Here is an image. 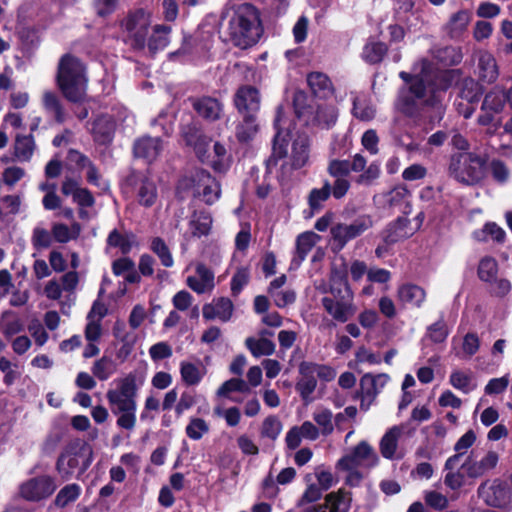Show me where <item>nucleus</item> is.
Returning <instances> with one entry per match:
<instances>
[{
  "instance_id": "nucleus-1",
  "label": "nucleus",
  "mask_w": 512,
  "mask_h": 512,
  "mask_svg": "<svg viewBox=\"0 0 512 512\" xmlns=\"http://www.w3.org/2000/svg\"><path fill=\"white\" fill-rule=\"evenodd\" d=\"M400 77L409 83L408 91L401 92L397 107L406 114H412L414 108L421 104H433L434 99L438 98V92L434 91L430 84L425 85L431 80L430 63L422 60L417 63L412 73L401 72Z\"/></svg>"
},
{
  "instance_id": "nucleus-2",
  "label": "nucleus",
  "mask_w": 512,
  "mask_h": 512,
  "mask_svg": "<svg viewBox=\"0 0 512 512\" xmlns=\"http://www.w3.org/2000/svg\"><path fill=\"white\" fill-rule=\"evenodd\" d=\"M235 46L246 49L255 45L263 34L259 11L249 3L236 6L228 25Z\"/></svg>"
},
{
  "instance_id": "nucleus-3",
  "label": "nucleus",
  "mask_w": 512,
  "mask_h": 512,
  "mask_svg": "<svg viewBox=\"0 0 512 512\" xmlns=\"http://www.w3.org/2000/svg\"><path fill=\"white\" fill-rule=\"evenodd\" d=\"M287 120L281 108L277 110L274 126L277 130L273 143L272 158H288L289 163L300 168L304 166L309 158V143L305 135L296 136L292 144H289L290 133L285 132Z\"/></svg>"
},
{
  "instance_id": "nucleus-4",
  "label": "nucleus",
  "mask_w": 512,
  "mask_h": 512,
  "mask_svg": "<svg viewBox=\"0 0 512 512\" xmlns=\"http://www.w3.org/2000/svg\"><path fill=\"white\" fill-rule=\"evenodd\" d=\"M57 85L64 97L72 102H80L86 96L87 76L82 62L71 55L60 59L57 72Z\"/></svg>"
},
{
  "instance_id": "nucleus-5",
  "label": "nucleus",
  "mask_w": 512,
  "mask_h": 512,
  "mask_svg": "<svg viewBox=\"0 0 512 512\" xmlns=\"http://www.w3.org/2000/svg\"><path fill=\"white\" fill-rule=\"evenodd\" d=\"M378 462L379 457L374 448L367 441H361L337 461L336 467L347 473L346 481L349 485L356 486L365 472L375 467Z\"/></svg>"
},
{
  "instance_id": "nucleus-6",
  "label": "nucleus",
  "mask_w": 512,
  "mask_h": 512,
  "mask_svg": "<svg viewBox=\"0 0 512 512\" xmlns=\"http://www.w3.org/2000/svg\"><path fill=\"white\" fill-rule=\"evenodd\" d=\"M337 275L332 274L329 296L321 299L325 312L335 321L346 323L357 311L354 303V293L348 283L346 276L339 277L342 281L343 290L336 286Z\"/></svg>"
},
{
  "instance_id": "nucleus-7",
  "label": "nucleus",
  "mask_w": 512,
  "mask_h": 512,
  "mask_svg": "<svg viewBox=\"0 0 512 512\" xmlns=\"http://www.w3.org/2000/svg\"><path fill=\"white\" fill-rule=\"evenodd\" d=\"M177 191L179 194H191L209 205L221 195L220 184L204 169H194L184 175L178 182Z\"/></svg>"
},
{
  "instance_id": "nucleus-8",
  "label": "nucleus",
  "mask_w": 512,
  "mask_h": 512,
  "mask_svg": "<svg viewBox=\"0 0 512 512\" xmlns=\"http://www.w3.org/2000/svg\"><path fill=\"white\" fill-rule=\"evenodd\" d=\"M486 160L474 152H458L451 155L448 172L456 181L474 185L485 176Z\"/></svg>"
},
{
  "instance_id": "nucleus-9",
  "label": "nucleus",
  "mask_w": 512,
  "mask_h": 512,
  "mask_svg": "<svg viewBox=\"0 0 512 512\" xmlns=\"http://www.w3.org/2000/svg\"><path fill=\"white\" fill-rule=\"evenodd\" d=\"M93 461L92 447L83 441L69 444L57 462L58 472L64 478L82 475Z\"/></svg>"
},
{
  "instance_id": "nucleus-10",
  "label": "nucleus",
  "mask_w": 512,
  "mask_h": 512,
  "mask_svg": "<svg viewBox=\"0 0 512 512\" xmlns=\"http://www.w3.org/2000/svg\"><path fill=\"white\" fill-rule=\"evenodd\" d=\"M193 146L196 156L202 163L217 172H226L229 169L231 156L221 143H212L208 137L199 136Z\"/></svg>"
},
{
  "instance_id": "nucleus-11",
  "label": "nucleus",
  "mask_w": 512,
  "mask_h": 512,
  "mask_svg": "<svg viewBox=\"0 0 512 512\" xmlns=\"http://www.w3.org/2000/svg\"><path fill=\"white\" fill-rule=\"evenodd\" d=\"M505 104L506 94L500 87H494L486 94L478 122L482 126H487L489 133L496 131L501 126Z\"/></svg>"
},
{
  "instance_id": "nucleus-12",
  "label": "nucleus",
  "mask_w": 512,
  "mask_h": 512,
  "mask_svg": "<svg viewBox=\"0 0 512 512\" xmlns=\"http://www.w3.org/2000/svg\"><path fill=\"white\" fill-rule=\"evenodd\" d=\"M146 380L144 371L134 370L113 380L106 393L108 404L124 399L138 397L139 390Z\"/></svg>"
},
{
  "instance_id": "nucleus-13",
  "label": "nucleus",
  "mask_w": 512,
  "mask_h": 512,
  "mask_svg": "<svg viewBox=\"0 0 512 512\" xmlns=\"http://www.w3.org/2000/svg\"><path fill=\"white\" fill-rule=\"evenodd\" d=\"M303 93H297L294 97V107L298 118H303L307 124H313L322 128H329L337 120V110L335 106L327 103L317 104L315 109H302L300 105L305 101Z\"/></svg>"
},
{
  "instance_id": "nucleus-14",
  "label": "nucleus",
  "mask_w": 512,
  "mask_h": 512,
  "mask_svg": "<svg viewBox=\"0 0 512 512\" xmlns=\"http://www.w3.org/2000/svg\"><path fill=\"white\" fill-rule=\"evenodd\" d=\"M151 25L150 13L138 9L129 13L121 23L131 45L136 48H144Z\"/></svg>"
},
{
  "instance_id": "nucleus-15",
  "label": "nucleus",
  "mask_w": 512,
  "mask_h": 512,
  "mask_svg": "<svg viewBox=\"0 0 512 512\" xmlns=\"http://www.w3.org/2000/svg\"><path fill=\"white\" fill-rule=\"evenodd\" d=\"M55 489L56 485L52 478L41 476L22 483L19 495L27 501L38 502L51 496Z\"/></svg>"
},
{
  "instance_id": "nucleus-16",
  "label": "nucleus",
  "mask_w": 512,
  "mask_h": 512,
  "mask_svg": "<svg viewBox=\"0 0 512 512\" xmlns=\"http://www.w3.org/2000/svg\"><path fill=\"white\" fill-rule=\"evenodd\" d=\"M373 221L370 216L364 215L358 217L353 223L338 224L331 229L333 241L337 244L338 249H342L345 244L361 235L363 232L372 227Z\"/></svg>"
},
{
  "instance_id": "nucleus-17",
  "label": "nucleus",
  "mask_w": 512,
  "mask_h": 512,
  "mask_svg": "<svg viewBox=\"0 0 512 512\" xmlns=\"http://www.w3.org/2000/svg\"><path fill=\"white\" fill-rule=\"evenodd\" d=\"M482 88L473 79H465L460 91V100L456 103L457 110L465 118H469L475 111V104L478 102Z\"/></svg>"
},
{
  "instance_id": "nucleus-18",
  "label": "nucleus",
  "mask_w": 512,
  "mask_h": 512,
  "mask_svg": "<svg viewBox=\"0 0 512 512\" xmlns=\"http://www.w3.org/2000/svg\"><path fill=\"white\" fill-rule=\"evenodd\" d=\"M261 97L257 88L250 85L239 87L234 95V104L241 115L256 114L260 109Z\"/></svg>"
},
{
  "instance_id": "nucleus-19",
  "label": "nucleus",
  "mask_w": 512,
  "mask_h": 512,
  "mask_svg": "<svg viewBox=\"0 0 512 512\" xmlns=\"http://www.w3.org/2000/svg\"><path fill=\"white\" fill-rule=\"evenodd\" d=\"M499 457L494 451L488 452L479 461L476 460L475 455L471 452L461 464V469L465 471L468 477L477 478L496 467Z\"/></svg>"
},
{
  "instance_id": "nucleus-20",
  "label": "nucleus",
  "mask_w": 512,
  "mask_h": 512,
  "mask_svg": "<svg viewBox=\"0 0 512 512\" xmlns=\"http://www.w3.org/2000/svg\"><path fill=\"white\" fill-rule=\"evenodd\" d=\"M320 430L311 421H304L300 426L291 427L285 436L288 449L294 450L300 446L302 439L315 441L320 436Z\"/></svg>"
},
{
  "instance_id": "nucleus-21",
  "label": "nucleus",
  "mask_w": 512,
  "mask_h": 512,
  "mask_svg": "<svg viewBox=\"0 0 512 512\" xmlns=\"http://www.w3.org/2000/svg\"><path fill=\"white\" fill-rule=\"evenodd\" d=\"M214 273L204 264L196 265L195 274L187 278V285L190 289L198 294L211 292L214 289Z\"/></svg>"
},
{
  "instance_id": "nucleus-22",
  "label": "nucleus",
  "mask_w": 512,
  "mask_h": 512,
  "mask_svg": "<svg viewBox=\"0 0 512 512\" xmlns=\"http://www.w3.org/2000/svg\"><path fill=\"white\" fill-rule=\"evenodd\" d=\"M397 300L403 307L420 308L426 300V291L412 283H405L397 288Z\"/></svg>"
},
{
  "instance_id": "nucleus-23",
  "label": "nucleus",
  "mask_w": 512,
  "mask_h": 512,
  "mask_svg": "<svg viewBox=\"0 0 512 512\" xmlns=\"http://www.w3.org/2000/svg\"><path fill=\"white\" fill-rule=\"evenodd\" d=\"M405 425H395L388 429L380 440L379 448L382 456L386 459L401 458L398 453V442L404 433Z\"/></svg>"
},
{
  "instance_id": "nucleus-24",
  "label": "nucleus",
  "mask_w": 512,
  "mask_h": 512,
  "mask_svg": "<svg viewBox=\"0 0 512 512\" xmlns=\"http://www.w3.org/2000/svg\"><path fill=\"white\" fill-rule=\"evenodd\" d=\"M300 377L296 383V390L303 400H309L317 386L316 375L313 371L312 362H302L299 365Z\"/></svg>"
},
{
  "instance_id": "nucleus-25",
  "label": "nucleus",
  "mask_w": 512,
  "mask_h": 512,
  "mask_svg": "<svg viewBox=\"0 0 512 512\" xmlns=\"http://www.w3.org/2000/svg\"><path fill=\"white\" fill-rule=\"evenodd\" d=\"M23 199L21 195L9 194L0 200V228L11 223L13 218L22 211Z\"/></svg>"
},
{
  "instance_id": "nucleus-26",
  "label": "nucleus",
  "mask_w": 512,
  "mask_h": 512,
  "mask_svg": "<svg viewBox=\"0 0 512 512\" xmlns=\"http://www.w3.org/2000/svg\"><path fill=\"white\" fill-rule=\"evenodd\" d=\"M233 312V304L228 298H219L203 307V317L207 320L228 321Z\"/></svg>"
},
{
  "instance_id": "nucleus-27",
  "label": "nucleus",
  "mask_w": 512,
  "mask_h": 512,
  "mask_svg": "<svg viewBox=\"0 0 512 512\" xmlns=\"http://www.w3.org/2000/svg\"><path fill=\"white\" fill-rule=\"evenodd\" d=\"M460 462L459 456H451L444 465L446 471L444 482L453 490L460 488L465 482V476H467L465 471L461 469L462 463Z\"/></svg>"
},
{
  "instance_id": "nucleus-28",
  "label": "nucleus",
  "mask_w": 512,
  "mask_h": 512,
  "mask_svg": "<svg viewBox=\"0 0 512 512\" xmlns=\"http://www.w3.org/2000/svg\"><path fill=\"white\" fill-rule=\"evenodd\" d=\"M163 149V144L158 137H143L136 141L134 153L136 157L147 161L155 160Z\"/></svg>"
},
{
  "instance_id": "nucleus-29",
  "label": "nucleus",
  "mask_w": 512,
  "mask_h": 512,
  "mask_svg": "<svg viewBox=\"0 0 512 512\" xmlns=\"http://www.w3.org/2000/svg\"><path fill=\"white\" fill-rule=\"evenodd\" d=\"M206 373L207 369L201 362L182 361L180 363L181 380L188 386H197Z\"/></svg>"
},
{
  "instance_id": "nucleus-30",
  "label": "nucleus",
  "mask_w": 512,
  "mask_h": 512,
  "mask_svg": "<svg viewBox=\"0 0 512 512\" xmlns=\"http://www.w3.org/2000/svg\"><path fill=\"white\" fill-rule=\"evenodd\" d=\"M307 83L312 93L319 98H328L333 94L330 79L321 72H312L307 76Z\"/></svg>"
},
{
  "instance_id": "nucleus-31",
  "label": "nucleus",
  "mask_w": 512,
  "mask_h": 512,
  "mask_svg": "<svg viewBox=\"0 0 512 512\" xmlns=\"http://www.w3.org/2000/svg\"><path fill=\"white\" fill-rule=\"evenodd\" d=\"M350 502V494L343 489H339L325 496L323 506L326 512H348Z\"/></svg>"
},
{
  "instance_id": "nucleus-32",
  "label": "nucleus",
  "mask_w": 512,
  "mask_h": 512,
  "mask_svg": "<svg viewBox=\"0 0 512 512\" xmlns=\"http://www.w3.org/2000/svg\"><path fill=\"white\" fill-rule=\"evenodd\" d=\"M408 219L398 218L396 222L391 224L384 232V240L386 243L392 244L400 240L406 239L413 235L415 229L408 226Z\"/></svg>"
},
{
  "instance_id": "nucleus-33",
  "label": "nucleus",
  "mask_w": 512,
  "mask_h": 512,
  "mask_svg": "<svg viewBox=\"0 0 512 512\" xmlns=\"http://www.w3.org/2000/svg\"><path fill=\"white\" fill-rule=\"evenodd\" d=\"M498 74L495 58L488 52H480L478 57L479 77L487 83H492L497 79Z\"/></svg>"
},
{
  "instance_id": "nucleus-34",
  "label": "nucleus",
  "mask_w": 512,
  "mask_h": 512,
  "mask_svg": "<svg viewBox=\"0 0 512 512\" xmlns=\"http://www.w3.org/2000/svg\"><path fill=\"white\" fill-rule=\"evenodd\" d=\"M114 416L117 417L116 424L119 428L133 431L137 423V407L132 406H114L110 407Z\"/></svg>"
},
{
  "instance_id": "nucleus-35",
  "label": "nucleus",
  "mask_w": 512,
  "mask_h": 512,
  "mask_svg": "<svg viewBox=\"0 0 512 512\" xmlns=\"http://www.w3.org/2000/svg\"><path fill=\"white\" fill-rule=\"evenodd\" d=\"M320 241V236L312 231L301 233L296 239L297 259L293 262L299 266L312 248Z\"/></svg>"
},
{
  "instance_id": "nucleus-36",
  "label": "nucleus",
  "mask_w": 512,
  "mask_h": 512,
  "mask_svg": "<svg viewBox=\"0 0 512 512\" xmlns=\"http://www.w3.org/2000/svg\"><path fill=\"white\" fill-rule=\"evenodd\" d=\"M197 113L210 121L217 120L222 113V105L214 98L204 97L194 102Z\"/></svg>"
},
{
  "instance_id": "nucleus-37",
  "label": "nucleus",
  "mask_w": 512,
  "mask_h": 512,
  "mask_svg": "<svg viewBox=\"0 0 512 512\" xmlns=\"http://www.w3.org/2000/svg\"><path fill=\"white\" fill-rule=\"evenodd\" d=\"M36 149L32 135H17L14 142V156L20 162L31 160Z\"/></svg>"
},
{
  "instance_id": "nucleus-38",
  "label": "nucleus",
  "mask_w": 512,
  "mask_h": 512,
  "mask_svg": "<svg viewBox=\"0 0 512 512\" xmlns=\"http://www.w3.org/2000/svg\"><path fill=\"white\" fill-rule=\"evenodd\" d=\"M212 227V218L209 213L195 212L189 221V233L192 237L207 236Z\"/></svg>"
},
{
  "instance_id": "nucleus-39",
  "label": "nucleus",
  "mask_w": 512,
  "mask_h": 512,
  "mask_svg": "<svg viewBox=\"0 0 512 512\" xmlns=\"http://www.w3.org/2000/svg\"><path fill=\"white\" fill-rule=\"evenodd\" d=\"M171 27L166 25H156L152 30L150 37H147L146 45L153 53L164 49L169 43V34Z\"/></svg>"
},
{
  "instance_id": "nucleus-40",
  "label": "nucleus",
  "mask_w": 512,
  "mask_h": 512,
  "mask_svg": "<svg viewBox=\"0 0 512 512\" xmlns=\"http://www.w3.org/2000/svg\"><path fill=\"white\" fill-rule=\"evenodd\" d=\"M157 188L153 181L142 179L137 187L136 198L140 205L152 206L157 200Z\"/></svg>"
},
{
  "instance_id": "nucleus-41",
  "label": "nucleus",
  "mask_w": 512,
  "mask_h": 512,
  "mask_svg": "<svg viewBox=\"0 0 512 512\" xmlns=\"http://www.w3.org/2000/svg\"><path fill=\"white\" fill-rule=\"evenodd\" d=\"M482 495L488 505L502 506L509 497L508 490L501 483H494L488 488H483Z\"/></svg>"
},
{
  "instance_id": "nucleus-42",
  "label": "nucleus",
  "mask_w": 512,
  "mask_h": 512,
  "mask_svg": "<svg viewBox=\"0 0 512 512\" xmlns=\"http://www.w3.org/2000/svg\"><path fill=\"white\" fill-rule=\"evenodd\" d=\"M91 371L95 378L106 381L116 373L117 364L112 358L103 356L94 362Z\"/></svg>"
},
{
  "instance_id": "nucleus-43",
  "label": "nucleus",
  "mask_w": 512,
  "mask_h": 512,
  "mask_svg": "<svg viewBox=\"0 0 512 512\" xmlns=\"http://www.w3.org/2000/svg\"><path fill=\"white\" fill-rule=\"evenodd\" d=\"M376 110L365 95H358L353 101V115L362 120L370 121L374 118Z\"/></svg>"
},
{
  "instance_id": "nucleus-44",
  "label": "nucleus",
  "mask_w": 512,
  "mask_h": 512,
  "mask_svg": "<svg viewBox=\"0 0 512 512\" xmlns=\"http://www.w3.org/2000/svg\"><path fill=\"white\" fill-rule=\"evenodd\" d=\"M449 383L457 390L467 394L475 387L472 374L467 371L455 370L449 377Z\"/></svg>"
},
{
  "instance_id": "nucleus-45",
  "label": "nucleus",
  "mask_w": 512,
  "mask_h": 512,
  "mask_svg": "<svg viewBox=\"0 0 512 512\" xmlns=\"http://www.w3.org/2000/svg\"><path fill=\"white\" fill-rule=\"evenodd\" d=\"M282 429L283 425L280 419L275 415H270L263 420L260 428V435L262 438L275 441L281 434Z\"/></svg>"
},
{
  "instance_id": "nucleus-46",
  "label": "nucleus",
  "mask_w": 512,
  "mask_h": 512,
  "mask_svg": "<svg viewBox=\"0 0 512 512\" xmlns=\"http://www.w3.org/2000/svg\"><path fill=\"white\" fill-rule=\"evenodd\" d=\"M79 233L80 226L78 224H73L69 227L65 224L57 223L52 226V236L59 243H67L77 238Z\"/></svg>"
},
{
  "instance_id": "nucleus-47",
  "label": "nucleus",
  "mask_w": 512,
  "mask_h": 512,
  "mask_svg": "<svg viewBox=\"0 0 512 512\" xmlns=\"http://www.w3.org/2000/svg\"><path fill=\"white\" fill-rule=\"evenodd\" d=\"M246 344L255 357L269 356L275 351V344L267 338H248Z\"/></svg>"
},
{
  "instance_id": "nucleus-48",
  "label": "nucleus",
  "mask_w": 512,
  "mask_h": 512,
  "mask_svg": "<svg viewBox=\"0 0 512 512\" xmlns=\"http://www.w3.org/2000/svg\"><path fill=\"white\" fill-rule=\"evenodd\" d=\"M243 122L237 127L236 136L240 141H248L257 133L256 114L242 115Z\"/></svg>"
},
{
  "instance_id": "nucleus-49",
  "label": "nucleus",
  "mask_w": 512,
  "mask_h": 512,
  "mask_svg": "<svg viewBox=\"0 0 512 512\" xmlns=\"http://www.w3.org/2000/svg\"><path fill=\"white\" fill-rule=\"evenodd\" d=\"M81 493V488L77 484H69L64 486L57 494L54 503L57 507L63 508L68 504L76 501Z\"/></svg>"
},
{
  "instance_id": "nucleus-50",
  "label": "nucleus",
  "mask_w": 512,
  "mask_h": 512,
  "mask_svg": "<svg viewBox=\"0 0 512 512\" xmlns=\"http://www.w3.org/2000/svg\"><path fill=\"white\" fill-rule=\"evenodd\" d=\"M332 419L333 414L328 409H320L313 413V420L316 422L320 433L324 436H328L334 431Z\"/></svg>"
},
{
  "instance_id": "nucleus-51",
  "label": "nucleus",
  "mask_w": 512,
  "mask_h": 512,
  "mask_svg": "<svg viewBox=\"0 0 512 512\" xmlns=\"http://www.w3.org/2000/svg\"><path fill=\"white\" fill-rule=\"evenodd\" d=\"M209 429V424L204 419L192 417L185 428V432L190 439L200 440L209 432Z\"/></svg>"
},
{
  "instance_id": "nucleus-52",
  "label": "nucleus",
  "mask_w": 512,
  "mask_h": 512,
  "mask_svg": "<svg viewBox=\"0 0 512 512\" xmlns=\"http://www.w3.org/2000/svg\"><path fill=\"white\" fill-rule=\"evenodd\" d=\"M387 52V47L382 42L367 43L363 49V59L369 63L380 62Z\"/></svg>"
},
{
  "instance_id": "nucleus-53",
  "label": "nucleus",
  "mask_w": 512,
  "mask_h": 512,
  "mask_svg": "<svg viewBox=\"0 0 512 512\" xmlns=\"http://www.w3.org/2000/svg\"><path fill=\"white\" fill-rule=\"evenodd\" d=\"M43 106L46 110L53 113L58 122H63L64 112L62 110L58 96L52 91H45L43 93Z\"/></svg>"
},
{
  "instance_id": "nucleus-54",
  "label": "nucleus",
  "mask_w": 512,
  "mask_h": 512,
  "mask_svg": "<svg viewBox=\"0 0 512 512\" xmlns=\"http://www.w3.org/2000/svg\"><path fill=\"white\" fill-rule=\"evenodd\" d=\"M385 202L389 205L391 208L395 207H401L403 204L408 202V199L410 197V193L404 186H397L390 190L387 194L384 196Z\"/></svg>"
},
{
  "instance_id": "nucleus-55",
  "label": "nucleus",
  "mask_w": 512,
  "mask_h": 512,
  "mask_svg": "<svg viewBox=\"0 0 512 512\" xmlns=\"http://www.w3.org/2000/svg\"><path fill=\"white\" fill-rule=\"evenodd\" d=\"M498 272V265L491 257L483 258L478 266V275L482 281L491 282L495 280Z\"/></svg>"
},
{
  "instance_id": "nucleus-56",
  "label": "nucleus",
  "mask_w": 512,
  "mask_h": 512,
  "mask_svg": "<svg viewBox=\"0 0 512 512\" xmlns=\"http://www.w3.org/2000/svg\"><path fill=\"white\" fill-rule=\"evenodd\" d=\"M114 129V122L108 116L97 118L92 124V132L103 141L108 139Z\"/></svg>"
},
{
  "instance_id": "nucleus-57",
  "label": "nucleus",
  "mask_w": 512,
  "mask_h": 512,
  "mask_svg": "<svg viewBox=\"0 0 512 512\" xmlns=\"http://www.w3.org/2000/svg\"><path fill=\"white\" fill-rule=\"evenodd\" d=\"M246 393L249 391L248 385L240 378H232L225 381L217 390V396L227 397L231 392Z\"/></svg>"
},
{
  "instance_id": "nucleus-58",
  "label": "nucleus",
  "mask_w": 512,
  "mask_h": 512,
  "mask_svg": "<svg viewBox=\"0 0 512 512\" xmlns=\"http://www.w3.org/2000/svg\"><path fill=\"white\" fill-rule=\"evenodd\" d=\"M448 334L449 329L443 319L438 320L427 328V337L434 343L444 342Z\"/></svg>"
},
{
  "instance_id": "nucleus-59",
  "label": "nucleus",
  "mask_w": 512,
  "mask_h": 512,
  "mask_svg": "<svg viewBox=\"0 0 512 512\" xmlns=\"http://www.w3.org/2000/svg\"><path fill=\"white\" fill-rule=\"evenodd\" d=\"M475 441V432L473 430H468L455 443L454 450L456 451V454L454 456H459V460H461L462 456L467 453L468 449L473 446Z\"/></svg>"
},
{
  "instance_id": "nucleus-60",
  "label": "nucleus",
  "mask_w": 512,
  "mask_h": 512,
  "mask_svg": "<svg viewBox=\"0 0 512 512\" xmlns=\"http://www.w3.org/2000/svg\"><path fill=\"white\" fill-rule=\"evenodd\" d=\"M214 413L216 416L224 418L227 425L231 427L237 426L241 419L240 410L236 407L223 409L221 406H216L214 408Z\"/></svg>"
},
{
  "instance_id": "nucleus-61",
  "label": "nucleus",
  "mask_w": 512,
  "mask_h": 512,
  "mask_svg": "<svg viewBox=\"0 0 512 512\" xmlns=\"http://www.w3.org/2000/svg\"><path fill=\"white\" fill-rule=\"evenodd\" d=\"M52 243V236L48 230L35 227L32 234V244L36 249L48 248Z\"/></svg>"
},
{
  "instance_id": "nucleus-62",
  "label": "nucleus",
  "mask_w": 512,
  "mask_h": 512,
  "mask_svg": "<svg viewBox=\"0 0 512 512\" xmlns=\"http://www.w3.org/2000/svg\"><path fill=\"white\" fill-rule=\"evenodd\" d=\"M152 250L158 255L162 264L165 267H171L174 263L173 257L167 247V245L159 238H156L152 242Z\"/></svg>"
},
{
  "instance_id": "nucleus-63",
  "label": "nucleus",
  "mask_w": 512,
  "mask_h": 512,
  "mask_svg": "<svg viewBox=\"0 0 512 512\" xmlns=\"http://www.w3.org/2000/svg\"><path fill=\"white\" fill-rule=\"evenodd\" d=\"M23 330V321L16 316L7 318L2 326V333L7 339L21 333Z\"/></svg>"
},
{
  "instance_id": "nucleus-64",
  "label": "nucleus",
  "mask_w": 512,
  "mask_h": 512,
  "mask_svg": "<svg viewBox=\"0 0 512 512\" xmlns=\"http://www.w3.org/2000/svg\"><path fill=\"white\" fill-rule=\"evenodd\" d=\"M315 477L322 490H328L336 483V479L331 471L324 466L315 468Z\"/></svg>"
}]
</instances>
